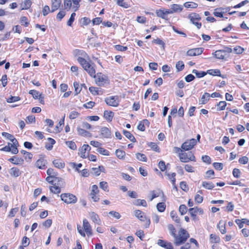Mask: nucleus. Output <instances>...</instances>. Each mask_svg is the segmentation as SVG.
Instances as JSON below:
<instances>
[{
	"label": "nucleus",
	"instance_id": "obj_1",
	"mask_svg": "<svg viewBox=\"0 0 249 249\" xmlns=\"http://www.w3.org/2000/svg\"><path fill=\"white\" fill-rule=\"evenodd\" d=\"M174 237V244L176 246H179L184 244L189 237V234L184 229L180 228L178 234H176Z\"/></svg>",
	"mask_w": 249,
	"mask_h": 249
},
{
	"label": "nucleus",
	"instance_id": "obj_2",
	"mask_svg": "<svg viewBox=\"0 0 249 249\" xmlns=\"http://www.w3.org/2000/svg\"><path fill=\"white\" fill-rule=\"evenodd\" d=\"M230 9L229 8H218L214 9L213 12L214 16H223L224 14L228 13L229 15H231L236 13L235 11H230ZM246 11L237 12V16H245L247 14Z\"/></svg>",
	"mask_w": 249,
	"mask_h": 249
},
{
	"label": "nucleus",
	"instance_id": "obj_3",
	"mask_svg": "<svg viewBox=\"0 0 249 249\" xmlns=\"http://www.w3.org/2000/svg\"><path fill=\"white\" fill-rule=\"evenodd\" d=\"M79 63L82 66L83 68L90 75L91 77H95V70L94 66H92L87 60L79 59Z\"/></svg>",
	"mask_w": 249,
	"mask_h": 249
},
{
	"label": "nucleus",
	"instance_id": "obj_4",
	"mask_svg": "<svg viewBox=\"0 0 249 249\" xmlns=\"http://www.w3.org/2000/svg\"><path fill=\"white\" fill-rule=\"evenodd\" d=\"M182 10L181 6L178 4H173L172 5L171 10L165 9L157 10L156 14L157 16H165V15L172 13L173 12H180Z\"/></svg>",
	"mask_w": 249,
	"mask_h": 249
},
{
	"label": "nucleus",
	"instance_id": "obj_5",
	"mask_svg": "<svg viewBox=\"0 0 249 249\" xmlns=\"http://www.w3.org/2000/svg\"><path fill=\"white\" fill-rule=\"evenodd\" d=\"M60 197L61 200L67 204H74L77 200L76 196L70 193L62 194L61 195Z\"/></svg>",
	"mask_w": 249,
	"mask_h": 249
},
{
	"label": "nucleus",
	"instance_id": "obj_6",
	"mask_svg": "<svg viewBox=\"0 0 249 249\" xmlns=\"http://www.w3.org/2000/svg\"><path fill=\"white\" fill-rule=\"evenodd\" d=\"M180 160L183 162H187L189 161H196V158L192 152L188 153L182 152L179 154Z\"/></svg>",
	"mask_w": 249,
	"mask_h": 249
},
{
	"label": "nucleus",
	"instance_id": "obj_7",
	"mask_svg": "<svg viewBox=\"0 0 249 249\" xmlns=\"http://www.w3.org/2000/svg\"><path fill=\"white\" fill-rule=\"evenodd\" d=\"M96 84L99 86H103L106 84L108 83V80L107 76L101 73H98L95 74V77Z\"/></svg>",
	"mask_w": 249,
	"mask_h": 249
},
{
	"label": "nucleus",
	"instance_id": "obj_8",
	"mask_svg": "<svg viewBox=\"0 0 249 249\" xmlns=\"http://www.w3.org/2000/svg\"><path fill=\"white\" fill-rule=\"evenodd\" d=\"M135 215L141 221H145L144 226L148 228L150 224V220L149 218H147L144 214V213L140 210H136L135 211Z\"/></svg>",
	"mask_w": 249,
	"mask_h": 249
},
{
	"label": "nucleus",
	"instance_id": "obj_9",
	"mask_svg": "<svg viewBox=\"0 0 249 249\" xmlns=\"http://www.w3.org/2000/svg\"><path fill=\"white\" fill-rule=\"evenodd\" d=\"M73 54L77 57V60L79 63L80 59L82 60L89 59V56L83 50L76 49L73 51Z\"/></svg>",
	"mask_w": 249,
	"mask_h": 249
},
{
	"label": "nucleus",
	"instance_id": "obj_10",
	"mask_svg": "<svg viewBox=\"0 0 249 249\" xmlns=\"http://www.w3.org/2000/svg\"><path fill=\"white\" fill-rule=\"evenodd\" d=\"M196 144V141L195 139H191L182 144L181 149L183 150L188 151L192 149Z\"/></svg>",
	"mask_w": 249,
	"mask_h": 249
},
{
	"label": "nucleus",
	"instance_id": "obj_11",
	"mask_svg": "<svg viewBox=\"0 0 249 249\" xmlns=\"http://www.w3.org/2000/svg\"><path fill=\"white\" fill-rule=\"evenodd\" d=\"M71 0H64V8L61 9L60 12L57 14V16H65L67 13L66 11L71 10Z\"/></svg>",
	"mask_w": 249,
	"mask_h": 249
},
{
	"label": "nucleus",
	"instance_id": "obj_12",
	"mask_svg": "<svg viewBox=\"0 0 249 249\" xmlns=\"http://www.w3.org/2000/svg\"><path fill=\"white\" fill-rule=\"evenodd\" d=\"M105 102L109 106L117 107L119 104V97L114 96L107 98L105 99Z\"/></svg>",
	"mask_w": 249,
	"mask_h": 249
},
{
	"label": "nucleus",
	"instance_id": "obj_13",
	"mask_svg": "<svg viewBox=\"0 0 249 249\" xmlns=\"http://www.w3.org/2000/svg\"><path fill=\"white\" fill-rule=\"evenodd\" d=\"M18 145H12L11 143H8V145L0 149L1 151L6 152L11 151L13 154H16L18 153Z\"/></svg>",
	"mask_w": 249,
	"mask_h": 249
},
{
	"label": "nucleus",
	"instance_id": "obj_14",
	"mask_svg": "<svg viewBox=\"0 0 249 249\" xmlns=\"http://www.w3.org/2000/svg\"><path fill=\"white\" fill-rule=\"evenodd\" d=\"M99 192L98 188L97 185H93L91 187V191L90 193V196L94 202H97L99 200V197L96 195Z\"/></svg>",
	"mask_w": 249,
	"mask_h": 249
},
{
	"label": "nucleus",
	"instance_id": "obj_15",
	"mask_svg": "<svg viewBox=\"0 0 249 249\" xmlns=\"http://www.w3.org/2000/svg\"><path fill=\"white\" fill-rule=\"evenodd\" d=\"M189 212L191 216L192 217H193L194 219H195L196 214L199 213L200 214H202L203 213V211L201 208H199L196 207L194 208H190L189 209Z\"/></svg>",
	"mask_w": 249,
	"mask_h": 249
},
{
	"label": "nucleus",
	"instance_id": "obj_16",
	"mask_svg": "<svg viewBox=\"0 0 249 249\" xmlns=\"http://www.w3.org/2000/svg\"><path fill=\"white\" fill-rule=\"evenodd\" d=\"M83 227L88 235L90 236L92 234L91 226L86 219H84L83 221Z\"/></svg>",
	"mask_w": 249,
	"mask_h": 249
},
{
	"label": "nucleus",
	"instance_id": "obj_17",
	"mask_svg": "<svg viewBox=\"0 0 249 249\" xmlns=\"http://www.w3.org/2000/svg\"><path fill=\"white\" fill-rule=\"evenodd\" d=\"M202 48H195L188 50L187 52V54L189 56H196L201 54L202 53Z\"/></svg>",
	"mask_w": 249,
	"mask_h": 249
},
{
	"label": "nucleus",
	"instance_id": "obj_18",
	"mask_svg": "<svg viewBox=\"0 0 249 249\" xmlns=\"http://www.w3.org/2000/svg\"><path fill=\"white\" fill-rule=\"evenodd\" d=\"M2 135L6 139L10 140L12 145H18V142L14 138V136L7 132H2Z\"/></svg>",
	"mask_w": 249,
	"mask_h": 249
},
{
	"label": "nucleus",
	"instance_id": "obj_19",
	"mask_svg": "<svg viewBox=\"0 0 249 249\" xmlns=\"http://www.w3.org/2000/svg\"><path fill=\"white\" fill-rule=\"evenodd\" d=\"M52 12L57 10L60 6L62 0H51Z\"/></svg>",
	"mask_w": 249,
	"mask_h": 249
},
{
	"label": "nucleus",
	"instance_id": "obj_20",
	"mask_svg": "<svg viewBox=\"0 0 249 249\" xmlns=\"http://www.w3.org/2000/svg\"><path fill=\"white\" fill-rule=\"evenodd\" d=\"M89 215L90 218L94 223H96L99 225L101 224V221L97 214L94 212H90L89 213Z\"/></svg>",
	"mask_w": 249,
	"mask_h": 249
},
{
	"label": "nucleus",
	"instance_id": "obj_21",
	"mask_svg": "<svg viewBox=\"0 0 249 249\" xmlns=\"http://www.w3.org/2000/svg\"><path fill=\"white\" fill-rule=\"evenodd\" d=\"M101 134L104 138H110L111 135V131L107 127H103L101 128Z\"/></svg>",
	"mask_w": 249,
	"mask_h": 249
},
{
	"label": "nucleus",
	"instance_id": "obj_22",
	"mask_svg": "<svg viewBox=\"0 0 249 249\" xmlns=\"http://www.w3.org/2000/svg\"><path fill=\"white\" fill-rule=\"evenodd\" d=\"M89 148V150L90 149V147L88 144H84L81 148L79 149V155L82 158H86V156L85 153L87 150Z\"/></svg>",
	"mask_w": 249,
	"mask_h": 249
},
{
	"label": "nucleus",
	"instance_id": "obj_23",
	"mask_svg": "<svg viewBox=\"0 0 249 249\" xmlns=\"http://www.w3.org/2000/svg\"><path fill=\"white\" fill-rule=\"evenodd\" d=\"M9 160L14 164L18 165L22 164L23 163L24 160L21 158H18L16 156H14L10 158Z\"/></svg>",
	"mask_w": 249,
	"mask_h": 249
},
{
	"label": "nucleus",
	"instance_id": "obj_24",
	"mask_svg": "<svg viewBox=\"0 0 249 249\" xmlns=\"http://www.w3.org/2000/svg\"><path fill=\"white\" fill-rule=\"evenodd\" d=\"M213 54L214 55L215 58L219 59H224L226 56L225 53L222 50H217Z\"/></svg>",
	"mask_w": 249,
	"mask_h": 249
},
{
	"label": "nucleus",
	"instance_id": "obj_25",
	"mask_svg": "<svg viewBox=\"0 0 249 249\" xmlns=\"http://www.w3.org/2000/svg\"><path fill=\"white\" fill-rule=\"evenodd\" d=\"M210 95L207 92H205L201 97L199 101V104H205L210 99Z\"/></svg>",
	"mask_w": 249,
	"mask_h": 249
},
{
	"label": "nucleus",
	"instance_id": "obj_26",
	"mask_svg": "<svg viewBox=\"0 0 249 249\" xmlns=\"http://www.w3.org/2000/svg\"><path fill=\"white\" fill-rule=\"evenodd\" d=\"M46 160L43 158L38 159L36 163V166L39 169H43L46 165Z\"/></svg>",
	"mask_w": 249,
	"mask_h": 249
},
{
	"label": "nucleus",
	"instance_id": "obj_27",
	"mask_svg": "<svg viewBox=\"0 0 249 249\" xmlns=\"http://www.w3.org/2000/svg\"><path fill=\"white\" fill-rule=\"evenodd\" d=\"M55 185L63 187L65 185V182L62 178L55 176L54 177L53 185Z\"/></svg>",
	"mask_w": 249,
	"mask_h": 249
},
{
	"label": "nucleus",
	"instance_id": "obj_28",
	"mask_svg": "<svg viewBox=\"0 0 249 249\" xmlns=\"http://www.w3.org/2000/svg\"><path fill=\"white\" fill-rule=\"evenodd\" d=\"M32 4V2L31 0H24L21 4V8L22 10L28 9L31 7Z\"/></svg>",
	"mask_w": 249,
	"mask_h": 249
},
{
	"label": "nucleus",
	"instance_id": "obj_29",
	"mask_svg": "<svg viewBox=\"0 0 249 249\" xmlns=\"http://www.w3.org/2000/svg\"><path fill=\"white\" fill-rule=\"evenodd\" d=\"M77 130L78 131V134L83 136L89 137L91 135L89 132L85 130L83 128L78 127L77 128Z\"/></svg>",
	"mask_w": 249,
	"mask_h": 249
},
{
	"label": "nucleus",
	"instance_id": "obj_30",
	"mask_svg": "<svg viewBox=\"0 0 249 249\" xmlns=\"http://www.w3.org/2000/svg\"><path fill=\"white\" fill-rule=\"evenodd\" d=\"M206 73L213 76L216 75L222 77L223 78H225L224 75L221 74L220 71L219 70H210Z\"/></svg>",
	"mask_w": 249,
	"mask_h": 249
},
{
	"label": "nucleus",
	"instance_id": "obj_31",
	"mask_svg": "<svg viewBox=\"0 0 249 249\" xmlns=\"http://www.w3.org/2000/svg\"><path fill=\"white\" fill-rule=\"evenodd\" d=\"M54 166L59 169L63 168L65 167V163L60 160H55L53 161Z\"/></svg>",
	"mask_w": 249,
	"mask_h": 249
},
{
	"label": "nucleus",
	"instance_id": "obj_32",
	"mask_svg": "<svg viewBox=\"0 0 249 249\" xmlns=\"http://www.w3.org/2000/svg\"><path fill=\"white\" fill-rule=\"evenodd\" d=\"M20 172L19 170L16 167H13L10 169V174L14 177H18L20 176Z\"/></svg>",
	"mask_w": 249,
	"mask_h": 249
},
{
	"label": "nucleus",
	"instance_id": "obj_33",
	"mask_svg": "<svg viewBox=\"0 0 249 249\" xmlns=\"http://www.w3.org/2000/svg\"><path fill=\"white\" fill-rule=\"evenodd\" d=\"M201 18L200 17H198V18H194L193 17H192V18L190 19L191 21L195 25L198 29H199L201 26V23H199L198 22V20H200Z\"/></svg>",
	"mask_w": 249,
	"mask_h": 249
},
{
	"label": "nucleus",
	"instance_id": "obj_34",
	"mask_svg": "<svg viewBox=\"0 0 249 249\" xmlns=\"http://www.w3.org/2000/svg\"><path fill=\"white\" fill-rule=\"evenodd\" d=\"M48 140L49 141V143H46L45 148L47 150H51L53 147V145L55 143V141L54 140L51 138H49Z\"/></svg>",
	"mask_w": 249,
	"mask_h": 249
},
{
	"label": "nucleus",
	"instance_id": "obj_35",
	"mask_svg": "<svg viewBox=\"0 0 249 249\" xmlns=\"http://www.w3.org/2000/svg\"><path fill=\"white\" fill-rule=\"evenodd\" d=\"M123 133L124 135L128 139L130 140L132 142H135L136 141L135 138L133 135L129 131L126 130H124Z\"/></svg>",
	"mask_w": 249,
	"mask_h": 249
},
{
	"label": "nucleus",
	"instance_id": "obj_36",
	"mask_svg": "<svg viewBox=\"0 0 249 249\" xmlns=\"http://www.w3.org/2000/svg\"><path fill=\"white\" fill-rule=\"evenodd\" d=\"M116 1L117 4L122 7L127 8L129 7V4L124 0H115Z\"/></svg>",
	"mask_w": 249,
	"mask_h": 249
},
{
	"label": "nucleus",
	"instance_id": "obj_37",
	"mask_svg": "<svg viewBox=\"0 0 249 249\" xmlns=\"http://www.w3.org/2000/svg\"><path fill=\"white\" fill-rule=\"evenodd\" d=\"M61 187L58 185H55L50 187V191L54 194H59L61 192Z\"/></svg>",
	"mask_w": 249,
	"mask_h": 249
},
{
	"label": "nucleus",
	"instance_id": "obj_38",
	"mask_svg": "<svg viewBox=\"0 0 249 249\" xmlns=\"http://www.w3.org/2000/svg\"><path fill=\"white\" fill-rule=\"evenodd\" d=\"M202 186L207 189H212L214 187V185L211 182L203 181Z\"/></svg>",
	"mask_w": 249,
	"mask_h": 249
},
{
	"label": "nucleus",
	"instance_id": "obj_39",
	"mask_svg": "<svg viewBox=\"0 0 249 249\" xmlns=\"http://www.w3.org/2000/svg\"><path fill=\"white\" fill-rule=\"evenodd\" d=\"M210 241L212 243H217L220 241V238L218 236L215 234H211L210 235Z\"/></svg>",
	"mask_w": 249,
	"mask_h": 249
},
{
	"label": "nucleus",
	"instance_id": "obj_40",
	"mask_svg": "<svg viewBox=\"0 0 249 249\" xmlns=\"http://www.w3.org/2000/svg\"><path fill=\"white\" fill-rule=\"evenodd\" d=\"M134 204L137 206L142 205L143 207H146L147 206V203L145 200L143 199H137Z\"/></svg>",
	"mask_w": 249,
	"mask_h": 249
},
{
	"label": "nucleus",
	"instance_id": "obj_41",
	"mask_svg": "<svg viewBox=\"0 0 249 249\" xmlns=\"http://www.w3.org/2000/svg\"><path fill=\"white\" fill-rule=\"evenodd\" d=\"M136 158L140 161H146L147 160V158L146 156L143 154L138 153L136 154Z\"/></svg>",
	"mask_w": 249,
	"mask_h": 249
},
{
	"label": "nucleus",
	"instance_id": "obj_42",
	"mask_svg": "<svg viewBox=\"0 0 249 249\" xmlns=\"http://www.w3.org/2000/svg\"><path fill=\"white\" fill-rule=\"evenodd\" d=\"M165 175L169 177L170 179L171 180L173 185H174L176 182V173H172L171 174H170L169 173L166 172Z\"/></svg>",
	"mask_w": 249,
	"mask_h": 249
},
{
	"label": "nucleus",
	"instance_id": "obj_43",
	"mask_svg": "<svg viewBox=\"0 0 249 249\" xmlns=\"http://www.w3.org/2000/svg\"><path fill=\"white\" fill-rule=\"evenodd\" d=\"M64 118L65 116L63 117V119L59 122V123L56 125L55 128V132H59L61 130L62 128H61V125L64 124Z\"/></svg>",
	"mask_w": 249,
	"mask_h": 249
},
{
	"label": "nucleus",
	"instance_id": "obj_44",
	"mask_svg": "<svg viewBox=\"0 0 249 249\" xmlns=\"http://www.w3.org/2000/svg\"><path fill=\"white\" fill-rule=\"evenodd\" d=\"M170 216H171V218H172V219L173 220H174L176 222H177L178 223H179L180 219L178 217L175 211H172L171 212Z\"/></svg>",
	"mask_w": 249,
	"mask_h": 249
},
{
	"label": "nucleus",
	"instance_id": "obj_45",
	"mask_svg": "<svg viewBox=\"0 0 249 249\" xmlns=\"http://www.w3.org/2000/svg\"><path fill=\"white\" fill-rule=\"evenodd\" d=\"M192 72L196 74L198 78H201L206 75L207 73L204 71H198L196 70H193Z\"/></svg>",
	"mask_w": 249,
	"mask_h": 249
},
{
	"label": "nucleus",
	"instance_id": "obj_46",
	"mask_svg": "<svg viewBox=\"0 0 249 249\" xmlns=\"http://www.w3.org/2000/svg\"><path fill=\"white\" fill-rule=\"evenodd\" d=\"M115 154L117 157L119 159H123L125 155V152L120 149L116 150Z\"/></svg>",
	"mask_w": 249,
	"mask_h": 249
},
{
	"label": "nucleus",
	"instance_id": "obj_47",
	"mask_svg": "<svg viewBox=\"0 0 249 249\" xmlns=\"http://www.w3.org/2000/svg\"><path fill=\"white\" fill-rule=\"evenodd\" d=\"M166 205L163 202H160L157 204V208L160 212H163L165 209Z\"/></svg>",
	"mask_w": 249,
	"mask_h": 249
},
{
	"label": "nucleus",
	"instance_id": "obj_48",
	"mask_svg": "<svg viewBox=\"0 0 249 249\" xmlns=\"http://www.w3.org/2000/svg\"><path fill=\"white\" fill-rule=\"evenodd\" d=\"M104 117L106 119L111 121L113 118V112L106 110L104 112Z\"/></svg>",
	"mask_w": 249,
	"mask_h": 249
},
{
	"label": "nucleus",
	"instance_id": "obj_49",
	"mask_svg": "<svg viewBox=\"0 0 249 249\" xmlns=\"http://www.w3.org/2000/svg\"><path fill=\"white\" fill-rule=\"evenodd\" d=\"M20 99L19 96H12L7 99L6 101L8 103H11L19 101Z\"/></svg>",
	"mask_w": 249,
	"mask_h": 249
},
{
	"label": "nucleus",
	"instance_id": "obj_50",
	"mask_svg": "<svg viewBox=\"0 0 249 249\" xmlns=\"http://www.w3.org/2000/svg\"><path fill=\"white\" fill-rule=\"evenodd\" d=\"M29 93L32 95L33 98L35 99H38L41 94L39 92L36 90H30L29 92Z\"/></svg>",
	"mask_w": 249,
	"mask_h": 249
},
{
	"label": "nucleus",
	"instance_id": "obj_51",
	"mask_svg": "<svg viewBox=\"0 0 249 249\" xmlns=\"http://www.w3.org/2000/svg\"><path fill=\"white\" fill-rule=\"evenodd\" d=\"M187 208L185 205H181L179 208V212L181 215H183L186 213Z\"/></svg>",
	"mask_w": 249,
	"mask_h": 249
},
{
	"label": "nucleus",
	"instance_id": "obj_52",
	"mask_svg": "<svg viewBox=\"0 0 249 249\" xmlns=\"http://www.w3.org/2000/svg\"><path fill=\"white\" fill-rule=\"evenodd\" d=\"M168 229L170 232L171 234L174 237L175 236V235L176 234V229L174 228V226L172 224H169L168 225Z\"/></svg>",
	"mask_w": 249,
	"mask_h": 249
},
{
	"label": "nucleus",
	"instance_id": "obj_53",
	"mask_svg": "<svg viewBox=\"0 0 249 249\" xmlns=\"http://www.w3.org/2000/svg\"><path fill=\"white\" fill-rule=\"evenodd\" d=\"M67 145L71 149L75 150L76 149V145L74 142L72 141L66 142Z\"/></svg>",
	"mask_w": 249,
	"mask_h": 249
},
{
	"label": "nucleus",
	"instance_id": "obj_54",
	"mask_svg": "<svg viewBox=\"0 0 249 249\" xmlns=\"http://www.w3.org/2000/svg\"><path fill=\"white\" fill-rule=\"evenodd\" d=\"M213 166L217 170L221 171L223 169V165L222 163L214 162L213 163Z\"/></svg>",
	"mask_w": 249,
	"mask_h": 249
},
{
	"label": "nucleus",
	"instance_id": "obj_55",
	"mask_svg": "<svg viewBox=\"0 0 249 249\" xmlns=\"http://www.w3.org/2000/svg\"><path fill=\"white\" fill-rule=\"evenodd\" d=\"M51 11L52 12V10H51L50 8L48 5H45L43 7L42 9L43 16L47 15Z\"/></svg>",
	"mask_w": 249,
	"mask_h": 249
},
{
	"label": "nucleus",
	"instance_id": "obj_56",
	"mask_svg": "<svg viewBox=\"0 0 249 249\" xmlns=\"http://www.w3.org/2000/svg\"><path fill=\"white\" fill-rule=\"evenodd\" d=\"M100 187L104 190L105 191H108V185L107 182L105 181H102L99 184Z\"/></svg>",
	"mask_w": 249,
	"mask_h": 249
},
{
	"label": "nucleus",
	"instance_id": "obj_57",
	"mask_svg": "<svg viewBox=\"0 0 249 249\" xmlns=\"http://www.w3.org/2000/svg\"><path fill=\"white\" fill-rule=\"evenodd\" d=\"M233 176L236 178H239L241 176V172L239 169L234 168L232 171Z\"/></svg>",
	"mask_w": 249,
	"mask_h": 249
},
{
	"label": "nucleus",
	"instance_id": "obj_58",
	"mask_svg": "<svg viewBox=\"0 0 249 249\" xmlns=\"http://www.w3.org/2000/svg\"><path fill=\"white\" fill-rule=\"evenodd\" d=\"M244 49L240 46H236L233 49V52L236 54L242 53Z\"/></svg>",
	"mask_w": 249,
	"mask_h": 249
},
{
	"label": "nucleus",
	"instance_id": "obj_59",
	"mask_svg": "<svg viewBox=\"0 0 249 249\" xmlns=\"http://www.w3.org/2000/svg\"><path fill=\"white\" fill-rule=\"evenodd\" d=\"M184 67V65L182 61H179L176 64V68L178 71H182Z\"/></svg>",
	"mask_w": 249,
	"mask_h": 249
},
{
	"label": "nucleus",
	"instance_id": "obj_60",
	"mask_svg": "<svg viewBox=\"0 0 249 249\" xmlns=\"http://www.w3.org/2000/svg\"><path fill=\"white\" fill-rule=\"evenodd\" d=\"M97 151L103 155H106V156H108L109 155V152L106 149L102 148V147H99L98 149H97Z\"/></svg>",
	"mask_w": 249,
	"mask_h": 249
},
{
	"label": "nucleus",
	"instance_id": "obj_61",
	"mask_svg": "<svg viewBox=\"0 0 249 249\" xmlns=\"http://www.w3.org/2000/svg\"><path fill=\"white\" fill-rule=\"evenodd\" d=\"M81 22L83 25H87L90 22V19L86 17L81 18Z\"/></svg>",
	"mask_w": 249,
	"mask_h": 249
},
{
	"label": "nucleus",
	"instance_id": "obj_62",
	"mask_svg": "<svg viewBox=\"0 0 249 249\" xmlns=\"http://www.w3.org/2000/svg\"><path fill=\"white\" fill-rule=\"evenodd\" d=\"M249 161V158L246 156H244L240 158L239 159V162L240 164H245L247 163Z\"/></svg>",
	"mask_w": 249,
	"mask_h": 249
},
{
	"label": "nucleus",
	"instance_id": "obj_63",
	"mask_svg": "<svg viewBox=\"0 0 249 249\" xmlns=\"http://www.w3.org/2000/svg\"><path fill=\"white\" fill-rule=\"evenodd\" d=\"M180 187L182 190L187 192L189 190V188L185 181H182L180 183Z\"/></svg>",
	"mask_w": 249,
	"mask_h": 249
},
{
	"label": "nucleus",
	"instance_id": "obj_64",
	"mask_svg": "<svg viewBox=\"0 0 249 249\" xmlns=\"http://www.w3.org/2000/svg\"><path fill=\"white\" fill-rule=\"evenodd\" d=\"M22 245L24 246V247H27L29 245V243H30V242H29V239L28 237H27L26 236H24L23 237L22 240Z\"/></svg>",
	"mask_w": 249,
	"mask_h": 249
}]
</instances>
